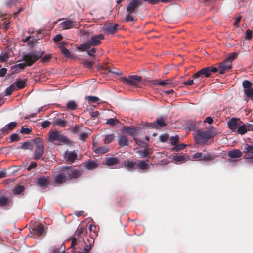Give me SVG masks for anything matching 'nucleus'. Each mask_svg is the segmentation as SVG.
Returning <instances> with one entry per match:
<instances>
[{"mask_svg": "<svg viewBox=\"0 0 253 253\" xmlns=\"http://www.w3.org/2000/svg\"><path fill=\"white\" fill-rule=\"evenodd\" d=\"M8 199L3 196H1L0 197V206L3 207L8 205Z\"/></svg>", "mask_w": 253, "mask_h": 253, "instance_id": "49530a36", "label": "nucleus"}, {"mask_svg": "<svg viewBox=\"0 0 253 253\" xmlns=\"http://www.w3.org/2000/svg\"><path fill=\"white\" fill-rule=\"evenodd\" d=\"M106 124L109 125L111 126H114L117 124H121V122L116 118H110L107 119Z\"/></svg>", "mask_w": 253, "mask_h": 253, "instance_id": "2f4dec72", "label": "nucleus"}, {"mask_svg": "<svg viewBox=\"0 0 253 253\" xmlns=\"http://www.w3.org/2000/svg\"><path fill=\"white\" fill-rule=\"evenodd\" d=\"M94 151L96 153L105 154L109 151V148L107 146L100 147L97 148Z\"/></svg>", "mask_w": 253, "mask_h": 253, "instance_id": "e433bc0d", "label": "nucleus"}, {"mask_svg": "<svg viewBox=\"0 0 253 253\" xmlns=\"http://www.w3.org/2000/svg\"><path fill=\"white\" fill-rule=\"evenodd\" d=\"M207 77H210L212 73H216L219 71V68H215L212 66H209L205 68Z\"/></svg>", "mask_w": 253, "mask_h": 253, "instance_id": "c85d7f7f", "label": "nucleus"}, {"mask_svg": "<svg viewBox=\"0 0 253 253\" xmlns=\"http://www.w3.org/2000/svg\"><path fill=\"white\" fill-rule=\"evenodd\" d=\"M105 70H107L108 72L114 73L115 75H120L121 74V71L118 69L113 68L110 69L108 66H106L105 67Z\"/></svg>", "mask_w": 253, "mask_h": 253, "instance_id": "a19ab883", "label": "nucleus"}, {"mask_svg": "<svg viewBox=\"0 0 253 253\" xmlns=\"http://www.w3.org/2000/svg\"><path fill=\"white\" fill-rule=\"evenodd\" d=\"M142 80V77L138 75L129 76L128 78L122 77V82L126 85L136 86Z\"/></svg>", "mask_w": 253, "mask_h": 253, "instance_id": "423d86ee", "label": "nucleus"}, {"mask_svg": "<svg viewBox=\"0 0 253 253\" xmlns=\"http://www.w3.org/2000/svg\"><path fill=\"white\" fill-rule=\"evenodd\" d=\"M174 78L158 81L157 84L164 87H173L176 84V83L173 81Z\"/></svg>", "mask_w": 253, "mask_h": 253, "instance_id": "a211bd4d", "label": "nucleus"}, {"mask_svg": "<svg viewBox=\"0 0 253 253\" xmlns=\"http://www.w3.org/2000/svg\"><path fill=\"white\" fill-rule=\"evenodd\" d=\"M10 142H17L19 140V137L17 133H13L10 137Z\"/></svg>", "mask_w": 253, "mask_h": 253, "instance_id": "603ef678", "label": "nucleus"}, {"mask_svg": "<svg viewBox=\"0 0 253 253\" xmlns=\"http://www.w3.org/2000/svg\"><path fill=\"white\" fill-rule=\"evenodd\" d=\"M78 104L74 101L71 100L66 104V107L68 110H75L78 108Z\"/></svg>", "mask_w": 253, "mask_h": 253, "instance_id": "c756f323", "label": "nucleus"}, {"mask_svg": "<svg viewBox=\"0 0 253 253\" xmlns=\"http://www.w3.org/2000/svg\"><path fill=\"white\" fill-rule=\"evenodd\" d=\"M206 70H205V68H203L201 70H200V71H199L198 72H197L196 73H195L193 76V77L196 79L197 78H200V77H202V75H204L205 77H207V74H206Z\"/></svg>", "mask_w": 253, "mask_h": 253, "instance_id": "473e14b6", "label": "nucleus"}, {"mask_svg": "<svg viewBox=\"0 0 253 253\" xmlns=\"http://www.w3.org/2000/svg\"><path fill=\"white\" fill-rule=\"evenodd\" d=\"M253 83L249 80H244L242 82V86L244 88V92L247 97L253 98V88L252 87Z\"/></svg>", "mask_w": 253, "mask_h": 253, "instance_id": "0eeeda50", "label": "nucleus"}, {"mask_svg": "<svg viewBox=\"0 0 253 253\" xmlns=\"http://www.w3.org/2000/svg\"><path fill=\"white\" fill-rule=\"evenodd\" d=\"M124 167L129 171H133L135 170V166H136V162L129 160L124 161Z\"/></svg>", "mask_w": 253, "mask_h": 253, "instance_id": "4be33fe9", "label": "nucleus"}, {"mask_svg": "<svg viewBox=\"0 0 253 253\" xmlns=\"http://www.w3.org/2000/svg\"><path fill=\"white\" fill-rule=\"evenodd\" d=\"M157 126H159L160 127H164L167 126V124L165 123L164 119L163 118H159L156 120Z\"/></svg>", "mask_w": 253, "mask_h": 253, "instance_id": "09e8293b", "label": "nucleus"}, {"mask_svg": "<svg viewBox=\"0 0 253 253\" xmlns=\"http://www.w3.org/2000/svg\"><path fill=\"white\" fill-rule=\"evenodd\" d=\"M104 39V36L102 34H100L91 37L90 39L87 41L90 47L95 46L100 44L101 43V40Z\"/></svg>", "mask_w": 253, "mask_h": 253, "instance_id": "ddd939ff", "label": "nucleus"}, {"mask_svg": "<svg viewBox=\"0 0 253 253\" xmlns=\"http://www.w3.org/2000/svg\"><path fill=\"white\" fill-rule=\"evenodd\" d=\"M151 165H152V163L148 160H138L137 162H136V169L145 171L148 169Z\"/></svg>", "mask_w": 253, "mask_h": 253, "instance_id": "2eb2a0df", "label": "nucleus"}, {"mask_svg": "<svg viewBox=\"0 0 253 253\" xmlns=\"http://www.w3.org/2000/svg\"><path fill=\"white\" fill-rule=\"evenodd\" d=\"M26 67V65L24 63H21L19 64H15L10 67V74L13 75L14 74L19 73L20 70H23Z\"/></svg>", "mask_w": 253, "mask_h": 253, "instance_id": "412c9836", "label": "nucleus"}, {"mask_svg": "<svg viewBox=\"0 0 253 253\" xmlns=\"http://www.w3.org/2000/svg\"><path fill=\"white\" fill-rule=\"evenodd\" d=\"M60 25L63 30H67L78 27L79 23L73 19H66Z\"/></svg>", "mask_w": 253, "mask_h": 253, "instance_id": "9b49d317", "label": "nucleus"}, {"mask_svg": "<svg viewBox=\"0 0 253 253\" xmlns=\"http://www.w3.org/2000/svg\"><path fill=\"white\" fill-rule=\"evenodd\" d=\"M9 58V56L7 53H1V54L0 55V62H6L8 61Z\"/></svg>", "mask_w": 253, "mask_h": 253, "instance_id": "58836bf2", "label": "nucleus"}, {"mask_svg": "<svg viewBox=\"0 0 253 253\" xmlns=\"http://www.w3.org/2000/svg\"><path fill=\"white\" fill-rule=\"evenodd\" d=\"M119 163V159L116 157L107 158L105 162V165L108 166H112Z\"/></svg>", "mask_w": 253, "mask_h": 253, "instance_id": "b1692460", "label": "nucleus"}, {"mask_svg": "<svg viewBox=\"0 0 253 253\" xmlns=\"http://www.w3.org/2000/svg\"><path fill=\"white\" fill-rule=\"evenodd\" d=\"M78 245L79 243H77V239L75 238H73L70 246V248H72L71 250L72 253H89V251L91 248L90 245L89 246H86V247L84 246V248L83 249H81L80 250H78L77 248H75V246Z\"/></svg>", "mask_w": 253, "mask_h": 253, "instance_id": "6e6552de", "label": "nucleus"}, {"mask_svg": "<svg viewBox=\"0 0 253 253\" xmlns=\"http://www.w3.org/2000/svg\"><path fill=\"white\" fill-rule=\"evenodd\" d=\"M44 51L40 50H32L31 52L23 55V60L27 66H31L37 61L41 58L44 54Z\"/></svg>", "mask_w": 253, "mask_h": 253, "instance_id": "7ed1b4c3", "label": "nucleus"}, {"mask_svg": "<svg viewBox=\"0 0 253 253\" xmlns=\"http://www.w3.org/2000/svg\"><path fill=\"white\" fill-rule=\"evenodd\" d=\"M67 123V121L65 120L64 119H62L61 118H57L54 121V124L55 125H58L59 126L64 127L65 126Z\"/></svg>", "mask_w": 253, "mask_h": 253, "instance_id": "f704fd0d", "label": "nucleus"}, {"mask_svg": "<svg viewBox=\"0 0 253 253\" xmlns=\"http://www.w3.org/2000/svg\"><path fill=\"white\" fill-rule=\"evenodd\" d=\"M185 146L186 145L183 144L178 145L176 144V145H175V147L172 148V150L174 151H178L182 150Z\"/></svg>", "mask_w": 253, "mask_h": 253, "instance_id": "4d7b16f0", "label": "nucleus"}, {"mask_svg": "<svg viewBox=\"0 0 253 253\" xmlns=\"http://www.w3.org/2000/svg\"><path fill=\"white\" fill-rule=\"evenodd\" d=\"M119 25L115 24L113 25L112 23H106L103 26V30L108 35L114 34L117 31Z\"/></svg>", "mask_w": 253, "mask_h": 253, "instance_id": "4468645a", "label": "nucleus"}, {"mask_svg": "<svg viewBox=\"0 0 253 253\" xmlns=\"http://www.w3.org/2000/svg\"><path fill=\"white\" fill-rule=\"evenodd\" d=\"M35 144L34 152L33 153V159L38 160L39 159L43 160V155L44 154V144L43 141L40 138H37L34 139Z\"/></svg>", "mask_w": 253, "mask_h": 253, "instance_id": "20e7f679", "label": "nucleus"}, {"mask_svg": "<svg viewBox=\"0 0 253 253\" xmlns=\"http://www.w3.org/2000/svg\"><path fill=\"white\" fill-rule=\"evenodd\" d=\"M179 139V137L177 135H176L175 136H171L170 137V140L171 141V144L173 146L176 145L178 140Z\"/></svg>", "mask_w": 253, "mask_h": 253, "instance_id": "864d4df0", "label": "nucleus"}, {"mask_svg": "<svg viewBox=\"0 0 253 253\" xmlns=\"http://www.w3.org/2000/svg\"><path fill=\"white\" fill-rule=\"evenodd\" d=\"M247 131L246 125L244 124L241 126H238L237 129V133L241 135L244 134Z\"/></svg>", "mask_w": 253, "mask_h": 253, "instance_id": "4c0bfd02", "label": "nucleus"}, {"mask_svg": "<svg viewBox=\"0 0 253 253\" xmlns=\"http://www.w3.org/2000/svg\"><path fill=\"white\" fill-rule=\"evenodd\" d=\"M115 139V135L114 134L106 135L104 138V143L109 144L113 142Z\"/></svg>", "mask_w": 253, "mask_h": 253, "instance_id": "c9c22d12", "label": "nucleus"}, {"mask_svg": "<svg viewBox=\"0 0 253 253\" xmlns=\"http://www.w3.org/2000/svg\"><path fill=\"white\" fill-rule=\"evenodd\" d=\"M145 126L147 128H157V124L154 123H146Z\"/></svg>", "mask_w": 253, "mask_h": 253, "instance_id": "bf43d9fd", "label": "nucleus"}, {"mask_svg": "<svg viewBox=\"0 0 253 253\" xmlns=\"http://www.w3.org/2000/svg\"><path fill=\"white\" fill-rule=\"evenodd\" d=\"M139 153L140 155L141 158L147 157L150 155V153L148 151L147 149L139 151Z\"/></svg>", "mask_w": 253, "mask_h": 253, "instance_id": "3c124183", "label": "nucleus"}, {"mask_svg": "<svg viewBox=\"0 0 253 253\" xmlns=\"http://www.w3.org/2000/svg\"><path fill=\"white\" fill-rule=\"evenodd\" d=\"M240 122L239 119L232 118L227 123L229 128L231 130L232 132L235 131L239 126V122Z\"/></svg>", "mask_w": 253, "mask_h": 253, "instance_id": "6ab92c4d", "label": "nucleus"}, {"mask_svg": "<svg viewBox=\"0 0 253 253\" xmlns=\"http://www.w3.org/2000/svg\"><path fill=\"white\" fill-rule=\"evenodd\" d=\"M228 155L231 158H238L242 156V152L238 149H234L228 152Z\"/></svg>", "mask_w": 253, "mask_h": 253, "instance_id": "393cba45", "label": "nucleus"}, {"mask_svg": "<svg viewBox=\"0 0 253 253\" xmlns=\"http://www.w3.org/2000/svg\"><path fill=\"white\" fill-rule=\"evenodd\" d=\"M16 90V89L14 88V84H11L8 88H6L5 90V95H10L13 92Z\"/></svg>", "mask_w": 253, "mask_h": 253, "instance_id": "ea45409f", "label": "nucleus"}, {"mask_svg": "<svg viewBox=\"0 0 253 253\" xmlns=\"http://www.w3.org/2000/svg\"><path fill=\"white\" fill-rule=\"evenodd\" d=\"M169 135L167 134H164L160 136V141L162 142H166L169 138Z\"/></svg>", "mask_w": 253, "mask_h": 253, "instance_id": "052dcab7", "label": "nucleus"}, {"mask_svg": "<svg viewBox=\"0 0 253 253\" xmlns=\"http://www.w3.org/2000/svg\"><path fill=\"white\" fill-rule=\"evenodd\" d=\"M93 63L94 62L89 61L87 60H84L82 63V64L84 67L89 69L92 68Z\"/></svg>", "mask_w": 253, "mask_h": 253, "instance_id": "de8ad7c7", "label": "nucleus"}, {"mask_svg": "<svg viewBox=\"0 0 253 253\" xmlns=\"http://www.w3.org/2000/svg\"><path fill=\"white\" fill-rule=\"evenodd\" d=\"M97 49L95 48H93L91 50L87 51V54L90 57H94L95 56L94 53H95Z\"/></svg>", "mask_w": 253, "mask_h": 253, "instance_id": "338daca9", "label": "nucleus"}, {"mask_svg": "<svg viewBox=\"0 0 253 253\" xmlns=\"http://www.w3.org/2000/svg\"><path fill=\"white\" fill-rule=\"evenodd\" d=\"M132 13H130L128 12V14L126 16V17L125 18L126 22L135 21L134 18L132 16Z\"/></svg>", "mask_w": 253, "mask_h": 253, "instance_id": "0e129e2a", "label": "nucleus"}, {"mask_svg": "<svg viewBox=\"0 0 253 253\" xmlns=\"http://www.w3.org/2000/svg\"><path fill=\"white\" fill-rule=\"evenodd\" d=\"M33 145L31 142L29 141L25 142L22 143L21 145V148L22 149H32L33 148Z\"/></svg>", "mask_w": 253, "mask_h": 253, "instance_id": "c03bdc74", "label": "nucleus"}, {"mask_svg": "<svg viewBox=\"0 0 253 253\" xmlns=\"http://www.w3.org/2000/svg\"><path fill=\"white\" fill-rule=\"evenodd\" d=\"M66 44L64 41L62 42L59 44V47L61 49L62 53L67 57H71V53L70 51L64 46Z\"/></svg>", "mask_w": 253, "mask_h": 253, "instance_id": "a878e982", "label": "nucleus"}, {"mask_svg": "<svg viewBox=\"0 0 253 253\" xmlns=\"http://www.w3.org/2000/svg\"><path fill=\"white\" fill-rule=\"evenodd\" d=\"M173 159L175 161L182 162L184 161L185 157L183 155H175L173 156Z\"/></svg>", "mask_w": 253, "mask_h": 253, "instance_id": "6e6d98bb", "label": "nucleus"}, {"mask_svg": "<svg viewBox=\"0 0 253 253\" xmlns=\"http://www.w3.org/2000/svg\"><path fill=\"white\" fill-rule=\"evenodd\" d=\"M17 123L16 122H11L8 124L6 126L9 130H12L16 126Z\"/></svg>", "mask_w": 253, "mask_h": 253, "instance_id": "774afa93", "label": "nucleus"}, {"mask_svg": "<svg viewBox=\"0 0 253 253\" xmlns=\"http://www.w3.org/2000/svg\"><path fill=\"white\" fill-rule=\"evenodd\" d=\"M49 141L52 142L58 141L61 143L68 144L69 140L58 131H53L49 134Z\"/></svg>", "mask_w": 253, "mask_h": 253, "instance_id": "39448f33", "label": "nucleus"}, {"mask_svg": "<svg viewBox=\"0 0 253 253\" xmlns=\"http://www.w3.org/2000/svg\"><path fill=\"white\" fill-rule=\"evenodd\" d=\"M52 58L51 54H46L41 60L42 63H45L50 60Z\"/></svg>", "mask_w": 253, "mask_h": 253, "instance_id": "13d9d810", "label": "nucleus"}, {"mask_svg": "<svg viewBox=\"0 0 253 253\" xmlns=\"http://www.w3.org/2000/svg\"><path fill=\"white\" fill-rule=\"evenodd\" d=\"M253 32L250 29H248L246 31L245 39V40H251L253 37Z\"/></svg>", "mask_w": 253, "mask_h": 253, "instance_id": "8fccbe9b", "label": "nucleus"}, {"mask_svg": "<svg viewBox=\"0 0 253 253\" xmlns=\"http://www.w3.org/2000/svg\"><path fill=\"white\" fill-rule=\"evenodd\" d=\"M141 4V0H131L127 4L126 10L130 13H136L139 6Z\"/></svg>", "mask_w": 253, "mask_h": 253, "instance_id": "1a4fd4ad", "label": "nucleus"}, {"mask_svg": "<svg viewBox=\"0 0 253 253\" xmlns=\"http://www.w3.org/2000/svg\"><path fill=\"white\" fill-rule=\"evenodd\" d=\"M24 190V187L23 185H18L15 187L13 191L15 194H21Z\"/></svg>", "mask_w": 253, "mask_h": 253, "instance_id": "79ce46f5", "label": "nucleus"}, {"mask_svg": "<svg viewBox=\"0 0 253 253\" xmlns=\"http://www.w3.org/2000/svg\"><path fill=\"white\" fill-rule=\"evenodd\" d=\"M44 231V229L43 226L42 225H36L32 228V231H31V233H33V236L36 237H40L43 234Z\"/></svg>", "mask_w": 253, "mask_h": 253, "instance_id": "aec40b11", "label": "nucleus"}, {"mask_svg": "<svg viewBox=\"0 0 253 253\" xmlns=\"http://www.w3.org/2000/svg\"><path fill=\"white\" fill-rule=\"evenodd\" d=\"M85 167L89 170H93L98 167V165L95 162L90 160L86 163Z\"/></svg>", "mask_w": 253, "mask_h": 253, "instance_id": "7c9ffc66", "label": "nucleus"}, {"mask_svg": "<svg viewBox=\"0 0 253 253\" xmlns=\"http://www.w3.org/2000/svg\"><path fill=\"white\" fill-rule=\"evenodd\" d=\"M193 157L199 160L208 161L214 160L216 157L211 154L197 152L193 155Z\"/></svg>", "mask_w": 253, "mask_h": 253, "instance_id": "f8f14e48", "label": "nucleus"}, {"mask_svg": "<svg viewBox=\"0 0 253 253\" xmlns=\"http://www.w3.org/2000/svg\"><path fill=\"white\" fill-rule=\"evenodd\" d=\"M218 68L219 74H223L232 68V63L225 60L219 64Z\"/></svg>", "mask_w": 253, "mask_h": 253, "instance_id": "dca6fc26", "label": "nucleus"}, {"mask_svg": "<svg viewBox=\"0 0 253 253\" xmlns=\"http://www.w3.org/2000/svg\"><path fill=\"white\" fill-rule=\"evenodd\" d=\"M37 166V164L36 162L32 161L31 162L30 165L27 168V170L28 171L31 170L32 169L35 168Z\"/></svg>", "mask_w": 253, "mask_h": 253, "instance_id": "680f3d73", "label": "nucleus"}, {"mask_svg": "<svg viewBox=\"0 0 253 253\" xmlns=\"http://www.w3.org/2000/svg\"><path fill=\"white\" fill-rule=\"evenodd\" d=\"M27 80L25 79L24 80H21L20 79H17L16 82L12 84L14 85V88L17 89H22L23 88L26 84V82Z\"/></svg>", "mask_w": 253, "mask_h": 253, "instance_id": "bb28decb", "label": "nucleus"}, {"mask_svg": "<svg viewBox=\"0 0 253 253\" xmlns=\"http://www.w3.org/2000/svg\"><path fill=\"white\" fill-rule=\"evenodd\" d=\"M124 130L127 132H128L129 134V135L132 136L134 135L136 131V129L135 128L130 127L128 126H126L124 128Z\"/></svg>", "mask_w": 253, "mask_h": 253, "instance_id": "37998d69", "label": "nucleus"}, {"mask_svg": "<svg viewBox=\"0 0 253 253\" xmlns=\"http://www.w3.org/2000/svg\"><path fill=\"white\" fill-rule=\"evenodd\" d=\"M49 177H41L38 180V184L42 188H46L49 184Z\"/></svg>", "mask_w": 253, "mask_h": 253, "instance_id": "5701e85b", "label": "nucleus"}, {"mask_svg": "<svg viewBox=\"0 0 253 253\" xmlns=\"http://www.w3.org/2000/svg\"><path fill=\"white\" fill-rule=\"evenodd\" d=\"M90 48V45L88 43L87 41L85 43L81 44L77 49L80 51H86L88 49Z\"/></svg>", "mask_w": 253, "mask_h": 253, "instance_id": "72a5a7b5", "label": "nucleus"}, {"mask_svg": "<svg viewBox=\"0 0 253 253\" xmlns=\"http://www.w3.org/2000/svg\"><path fill=\"white\" fill-rule=\"evenodd\" d=\"M216 134L212 128L207 131L198 130L195 136L196 143L199 144H205L210 139L213 138Z\"/></svg>", "mask_w": 253, "mask_h": 253, "instance_id": "f03ea898", "label": "nucleus"}, {"mask_svg": "<svg viewBox=\"0 0 253 253\" xmlns=\"http://www.w3.org/2000/svg\"><path fill=\"white\" fill-rule=\"evenodd\" d=\"M244 158L248 159L250 163H253V144H246L244 150Z\"/></svg>", "mask_w": 253, "mask_h": 253, "instance_id": "9d476101", "label": "nucleus"}, {"mask_svg": "<svg viewBox=\"0 0 253 253\" xmlns=\"http://www.w3.org/2000/svg\"><path fill=\"white\" fill-rule=\"evenodd\" d=\"M118 144L121 147L128 146V139L125 136H121L118 140Z\"/></svg>", "mask_w": 253, "mask_h": 253, "instance_id": "cd10ccee", "label": "nucleus"}, {"mask_svg": "<svg viewBox=\"0 0 253 253\" xmlns=\"http://www.w3.org/2000/svg\"><path fill=\"white\" fill-rule=\"evenodd\" d=\"M86 99L89 102L95 103L97 102L99 99L98 97L93 96H89L86 97Z\"/></svg>", "mask_w": 253, "mask_h": 253, "instance_id": "5fc2aeb1", "label": "nucleus"}, {"mask_svg": "<svg viewBox=\"0 0 253 253\" xmlns=\"http://www.w3.org/2000/svg\"><path fill=\"white\" fill-rule=\"evenodd\" d=\"M238 55V53L236 52H233L230 53L228 57L227 58L226 60L230 61L232 63V61L237 58Z\"/></svg>", "mask_w": 253, "mask_h": 253, "instance_id": "a18cd8bd", "label": "nucleus"}, {"mask_svg": "<svg viewBox=\"0 0 253 253\" xmlns=\"http://www.w3.org/2000/svg\"><path fill=\"white\" fill-rule=\"evenodd\" d=\"M88 135L86 132H83L80 134L79 138L80 140L84 141L88 137Z\"/></svg>", "mask_w": 253, "mask_h": 253, "instance_id": "e2e57ef3", "label": "nucleus"}, {"mask_svg": "<svg viewBox=\"0 0 253 253\" xmlns=\"http://www.w3.org/2000/svg\"><path fill=\"white\" fill-rule=\"evenodd\" d=\"M77 154L75 150L72 151H66L64 153V159L68 163H74L77 159Z\"/></svg>", "mask_w": 253, "mask_h": 253, "instance_id": "f3484780", "label": "nucleus"}, {"mask_svg": "<svg viewBox=\"0 0 253 253\" xmlns=\"http://www.w3.org/2000/svg\"><path fill=\"white\" fill-rule=\"evenodd\" d=\"M31 129L28 128H24L23 126L21 129L20 132L22 134H29L31 132Z\"/></svg>", "mask_w": 253, "mask_h": 253, "instance_id": "69168bd1", "label": "nucleus"}, {"mask_svg": "<svg viewBox=\"0 0 253 253\" xmlns=\"http://www.w3.org/2000/svg\"><path fill=\"white\" fill-rule=\"evenodd\" d=\"M80 175V171L74 169L72 166H63L61 169V172L53 177V183L55 185L60 186L68 180L79 178Z\"/></svg>", "mask_w": 253, "mask_h": 253, "instance_id": "f257e3e1", "label": "nucleus"}]
</instances>
